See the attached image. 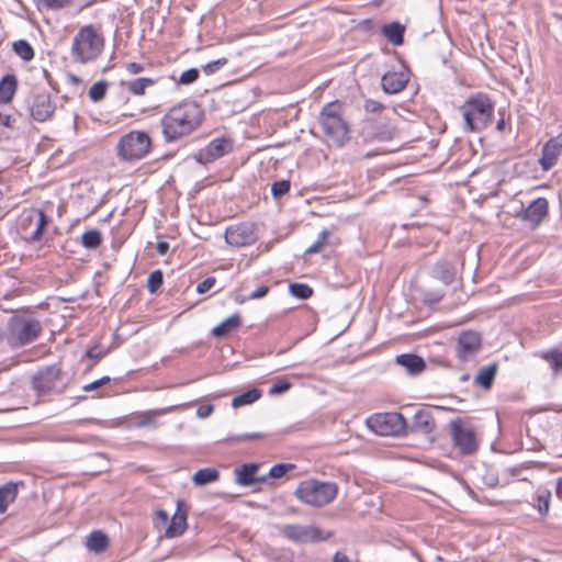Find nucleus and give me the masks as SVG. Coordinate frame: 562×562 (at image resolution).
Wrapping results in <instances>:
<instances>
[{
    "label": "nucleus",
    "instance_id": "nucleus-1",
    "mask_svg": "<svg viewBox=\"0 0 562 562\" xmlns=\"http://www.w3.org/2000/svg\"><path fill=\"white\" fill-rule=\"evenodd\" d=\"M203 120V111L195 102H183L171 108L160 120L167 143L179 140L194 132Z\"/></svg>",
    "mask_w": 562,
    "mask_h": 562
},
{
    "label": "nucleus",
    "instance_id": "nucleus-2",
    "mask_svg": "<svg viewBox=\"0 0 562 562\" xmlns=\"http://www.w3.org/2000/svg\"><path fill=\"white\" fill-rule=\"evenodd\" d=\"M7 345L20 349L36 341L43 333L41 321L33 312L25 311L11 315L7 323Z\"/></svg>",
    "mask_w": 562,
    "mask_h": 562
},
{
    "label": "nucleus",
    "instance_id": "nucleus-3",
    "mask_svg": "<svg viewBox=\"0 0 562 562\" xmlns=\"http://www.w3.org/2000/svg\"><path fill=\"white\" fill-rule=\"evenodd\" d=\"M104 48V37L92 25L81 26L72 38L70 57L72 63L87 65L99 58Z\"/></svg>",
    "mask_w": 562,
    "mask_h": 562
},
{
    "label": "nucleus",
    "instance_id": "nucleus-4",
    "mask_svg": "<svg viewBox=\"0 0 562 562\" xmlns=\"http://www.w3.org/2000/svg\"><path fill=\"white\" fill-rule=\"evenodd\" d=\"M318 120L323 134L335 146L342 147L350 139L349 124L344 116V105L339 101L326 103Z\"/></svg>",
    "mask_w": 562,
    "mask_h": 562
},
{
    "label": "nucleus",
    "instance_id": "nucleus-5",
    "mask_svg": "<svg viewBox=\"0 0 562 562\" xmlns=\"http://www.w3.org/2000/svg\"><path fill=\"white\" fill-rule=\"evenodd\" d=\"M464 127L470 132L482 131L491 122L494 113V104L485 93H476L470 97L461 106Z\"/></svg>",
    "mask_w": 562,
    "mask_h": 562
},
{
    "label": "nucleus",
    "instance_id": "nucleus-6",
    "mask_svg": "<svg viewBox=\"0 0 562 562\" xmlns=\"http://www.w3.org/2000/svg\"><path fill=\"white\" fill-rule=\"evenodd\" d=\"M337 493L338 486L334 482L306 480L297 485L294 495L302 503L318 508L331 503Z\"/></svg>",
    "mask_w": 562,
    "mask_h": 562
},
{
    "label": "nucleus",
    "instance_id": "nucleus-7",
    "mask_svg": "<svg viewBox=\"0 0 562 562\" xmlns=\"http://www.w3.org/2000/svg\"><path fill=\"white\" fill-rule=\"evenodd\" d=\"M119 157L128 162L145 158L151 149V138L143 131H131L124 134L116 145Z\"/></svg>",
    "mask_w": 562,
    "mask_h": 562
},
{
    "label": "nucleus",
    "instance_id": "nucleus-8",
    "mask_svg": "<svg viewBox=\"0 0 562 562\" xmlns=\"http://www.w3.org/2000/svg\"><path fill=\"white\" fill-rule=\"evenodd\" d=\"M368 427L380 436H401L406 432V419L401 413L390 412L370 416Z\"/></svg>",
    "mask_w": 562,
    "mask_h": 562
},
{
    "label": "nucleus",
    "instance_id": "nucleus-9",
    "mask_svg": "<svg viewBox=\"0 0 562 562\" xmlns=\"http://www.w3.org/2000/svg\"><path fill=\"white\" fill-rule=\"evenodd\" d=\"M50 223V218L43 210L31 209L21 215L20 232L23 238L29 243L38 241L42 239L44 229Z\"/></svg>",
    "mask_w": 562,
    "mask_h": 562
},
{
    "label": "nucleus",
    "instance_id": "nucleus-10",
    "mask_svg": "<svg viewBox=\"0 0 562 562\" xmlns=\"http://www.w3.org/2000/svg\"><path fill=\"white\" fill-rule=\"evenodd\" d=\"M55 110L56 105L47 91H33L26 100V112L36 122L50 120Z\"/></svg>",
    "mask_w": 562,
    "mask_h": 562
},
{
    "label": "nucleus",
    "instance_id": "nucleus-11",
    "mask_svg": "<svg viewBox=\"0 0 562 562\" xmlns=\"http://www.w3.org/2000/svg\"><path fill=\"white\" fill-rule=\"evenodd\" d=\"M450 435L454 446L462 454H473L479 448V441L472 427L461 420L450 422Z\"/></svg>",
    "mask_w": 562,
    "mask_h": 562
},
{
    "label": "nucleus",
    "instance_id": "nucleus-12",
    "mask_svg": "<svg viewBox=\"0 0 562 562\" xmlns=\"http://www.w3.org/2000/svg\"><path fill=\"white\" fill-rule=\"evenodd\" d=\"M258 239L255 225L251 223H239L232 225L225 231V240L234 247H246Z\"/></svg>",
    "mask_w": 562,
    "mask_h": 562
},
{
    "label": "nucleus",
    "instance_id": "nucleus-13",
    "mask_svg": "<svg viewBox=\"0 0 562 562\" xmlns=\"http://www.w3.org/2000/svg\"><path fill=\"white\" fill-rule=\"evenodd\" d=\"M482 346L481 336L476 331H462L456 344V355L461 362L473 360Z\"/></svg>",
    "mask_w": 562,
    "mask_h": 562
},
{
    "label": "nucleus",
    "instance_id": "nucleus-14",
    "mask_svg": "<svg viewBox=\"0 0 562 562\" xmlns=\"http://www.w3.org/2000/svg\"><path fill=\"white\" fill-rule=\"evenodd\" d=\"M233 149V143L229 138H215L207 146L200 149L194 159L201 165H207L214 160L227 155Z\"/></svg>",
    "mask_w": 562,
    "mask_h": 562
},
{
    "label": "nucleus",
    "instance_id": "nucleus-15",
    "mask_svg": "<svg viewBox=\"0 0 562 562\" xmlns=\"http://www.w3.org/2000/svg\"><path fill=\"white\" fill-rule=\"evenodd\" d=\"M280 532L289 540L299 543L317 542L323 539L321 529L314 526L284 525L280 528Z\"/></svg>",
    "mask_w": 562,
    "mask_h": 562
},
{
    "label": "nucleus",
    "instance_id": "nucleus-16",
    "mask_svg": "<svg viewBox=\"0 0 562 562\" xmlns=\"http://www.w3.org/2000/svg\"><path fill=\"white\" fill-rule=\"evenodd\" d=\"M61 378V369L58 364H52L38 371L33 378V387L38 393H48L56 387Z\"/></svg>",
    "mask_w": 562,
    "mask_h": 562
},
{
    "label": "nucleus",
    "instance_id": "nucleus-17",
    "mask_svg": "<svg viewBox=\"0 0 562 562\" xmlns=\"http://www.w3.org/2000/svg\"><path fill=\"white\" fill-rule=\"evenodd\" d=\"M549 204L546 198L533 200L521 211V220L528 222L531 227H537L548 215Z\"/></svg>",
    "mask_w": 562,
    "mask_h": 562
},
{
    "label": "nucleus",
    "instance_id": "nucleus-18",
    "mask_svg": "<svg viewBox=\"0 0 562 562\" xmlns=\"http://www.w3.org/2000/svg\"><path fill=\"white\" fill-rule=\"evenodd\" d=\"M562 153V140L560 137L550 138L542 147V156L539 164L542 170H550L557 162Z\"/></svg>",
    "mask_w": 562,
    "mask_h": 562
},
{
    "label": "nucleus",
    "instance_id": "nucleus-19",
    "mask_svg": "<svg viewBox=\"0 0 562 562\" xmlns=\"http://www.w3.org/2000/svg\"><path fill=\"white\" fill-rule=\"evenodd\" d=\"M259 464L257 463H245L235 469L236 483L241 486H251L267 481V476H258L257 471Z\"/></svg>",
    "mask_w": 562,
    "mask_h": 562
},
{
    "label": "nucleus",
    "instance_id": "nucleus-20",
    "mask_svg": "<svg viewBox=\"0 0 562 562\" xmlns=\"http://www.w3.org/2000/svg\"><path fill=\"white\" fill-rule=\"evenodd\" d=\"M408 77L405 72L390 71L382 76V89L387 94L401 92L407 85Z\"/></svg>",
    "mask_w": 562,
    "mask_h": 562
},
{
    "label": "nucleus",
    "instance_id": "nucleus-21",
    "mask_svg": "<svg viewBox=\"0 0 562 562\" xmlns=\"http://www.w3.org/2000/svg\"><path fill=\"white\" fill-rule=\"evenodd\" d=\"M171 408L165 409H150L145 412H137L131 415L130 423L131 426L137 428L144 427H153L156 428L158 426L157 417L170 411Z\"/></svg>",
    "mask_w": 562,
    "mask_h": 562
},
{
    "label": "nucleus",
    "instance_id": "nucleus-22",
    "mask_svg": "<svg viewBox=\"0 0 562 562\" xmlns=\"http://www.w3.org/2000/svg\"><path fill=\"white\" fill-rule=\"evenodd\" d=\"M435 429V420L427 409L418 411L412 420L411 430L417 434L428 435Z\"/></svg>",
    "mask_w": 562,
    "mask_h": 562
},
{
    "label": "nucleus",
    "instance_id": "nucleus-23",
    "mask_svg": "<svg viewBox=\"0 0 562 562\" xmlns=\"http://www.w3.org/2000/svg\"><path fill=\"white\" fill-rule=\"evenodd\" d=\"M396 363L404 367L409 374H418L423 372L426 367L424 359L414 353L397 356Z\"/></svg>",
    "mask_w": 562,
    "mask_h": 562
},
{
    "label": "nucleus",
    "instance_id": "nucleus-24",
    "mask_svg": "<svg viewBox=\"0 0 562 562\" xmlns=\"http://www.w3.org/2000/svg\"><path fill=\"white\" fill-rule=\"evenodd\" d=\"M432 277L449 285L454 281L456 269L448 261H438L432 268Z\"/></svg>",
    "mask_w": 562,
    "mask_h": 562
},
{
    "label": "nucleus",
    "instance_id": "nucleus-25",
    "mask_svg": "<svg viewBox=\"0 0 562 562\" xmlns=\"http://www.w3.org/2000/svg\"><path fill=\"white\" fill-rule=\"evenodd\" d=\"M396 128L390 123L376 124L373 131L367 136L371 142H389L395 136Z\"/></svg>",
    "mask_w": 562,
    "mask_h": 562
},
{
    "label": "nucleus",
    "instance_id": "nucleus-26",
    "mask_svg": "<svg viewBox=\"0 0 562 562\" xmlns=\"http://www.w3.org/2000/svg\"><path fill=\"white\" fill-rule=\"evenodd\" d=\"M497 373V364L491 363L488 366L480 368L477 374L474 378V383L480 385L484 390L491 389Z\"/></svg>",
    "mask_w": 562,
    "mask_h": 562
},
{
    "label": "nucleus",
    "instance_id": "nucleus-27",
    "mask_svg": "<svg viewBox=\"0 0 562 562\" xmlns=\"http://www.w3.org/2000/svg\"><path fill=\"white\" fill-rule=\"evenodd\" d=\"M405 26L398 22H392L383 25L382 34L393 45H402L404 42Z\"/></svg>",
    "mask_w": 562,
    "mask_h": 562
},
{
    "label": "nucleus",
    "instance_id": "nucleus-28",
    "mask_svg": "<svg viewBox=\"0 0 562 562\" xmlns=\"http://www.w3.org/2000/svg\"><path fill=\"white\" fill-rule=\"evenodd\" d=\"M18 80L14 75H7L0 81V103H9L15 91H16Z\"/></svg>",
    "mask_w": 562,
    "mask_h": 562
},
{
    "label": "nucleus",
    "instance_id": "nucleus-29",
    "mask_svg": "<svg viewBox=\"0 0 562 562\" xmlns=\"http://www.w3.org/2000/svg\"><path fill=\"white\" fill-rule=\"evenodd\" d=\"M240 324V315L238 313L233 314L232 316L227 317L222 323H220L217 326H215L212 329V335L215 337H225L227 334L239 328Z\"/></svg>",
    "mask_w": 562,
    "mask_h": 562
},
{
    "label": "nucleus",
    "instance_id": "nucleus-30",
    "mask_svg": "<svg viewBox=\"0 0 562 562\" xmlns=\"http://www.w3.org/2000/svg\"><path fill=\"white\" fill-rule=\"evenodd\" d=\"M187 529V515L176 513L165 531L166 538L180 537Z\"/></svg>",
    "mask_w": 562,
    "mask_h": 562
},
{
    "label": "nucleus",
    "instance_id": "nucleus-31",
    "mask_svg": "<svg viewBox=\"0 0 562 562\" xmlns=\"http://www.w3.org/2000/svg\"><path fill=\"white\" fill-rule=\"evenodd\" d=\"M109 546L108 536L101 530L92 531L87 539V548L93 552H102Z\"/></svg>",
    "mask_w": 562,
    "mask_h": 562
},
{
    "label": "nucleus",
    "instance_id": "nucleus-32",
    "mask_svg": "<svg viewBox=\"0 0 562 562\" xmlns=\"http://www.w3.org/2000/svg\"><path fill=\"white\" fill-rule=\"evenodd\" d=\"M155 82V79L143 77L130 81H124L122 82V85L131 94L143 95L145 93L146 88L154 86Z\"/></svg>",
    "mask_w": 562,
    "mask_h": 562
},
{
    "label": "nucleus",
    "instance_id": "nucleus-33",
    "mask_svg": "<svg viewBox=\"0 0 562 562\" xmlns=\"http://www.w3.org/2000/svg\"><path fill=\"white\" fill-rule=\"evenodd\" d=\"M218 477H220V472L215 468H204V469L198 470L193 474L192 482L195 485L202 486V485H206V484L217 481Z\"/></svg>",
    "mask_w": 562,
    "mask_h": 562
},
{
    "label": "nucleus",
    "instance_id": "nucleus-34",
    "mask_svg": "<svg viewBox=\"0 0 562 562\" xmlns=\"http://www.w3.org/2000/svg\"><path fill=\"white\" fill-rule=\"evenodd\" d=\"M18 495V485L14 483H7L0 487V513L3 514L9 504L12 503Z\"/></svg>",
    "mask_w": 562,
    "mask_h": 562
},
{
    "label": "nucleus",
    "instance_id": "nucleus-35",
    "mask_svg": "<svg viewBox=\"0 0 562 562\" xmlns=\"http://www.w3.org/2000/svg\"><path fill=\"white\" fill-rule=\"evenodd\" d=\"M261 391L259 389H250L237 396H235L232 401V406L237 408L245 405H249L255 403L261 397Z\"/></svg>",
    "mask_w": 562,
    "mask_h": 562
},
{
    "label": "nucleus",
    "instance_id": "nucleus-36",
    "mask_svg": "<svg viewBox=\"0 0 562 562\" xmlns=\"http://www.w3.org/2000/svg\"><path fill=\"white\" fill-rule=\"evenodd\" d=\"M551 492L547 488L539 490L535 496V506L540 515L544 516L550 509Z\"/></svg>",
    "mask_w": 562,
    "mask_h": 562
},
{
    "label": "nucleus",
    "instance_id": "nucleus-37",
    "mask_svg": "<svg viewBox=\"0 0 562 562\" xmlns=\"http://www.w3.org/2000/svg\"><path fill=\"white\" fill-rule=\"evenodd\" d=\"M12 49L24 61H30L34 58V49L31 46V44L25 40L15 41L12 44Z\"/></svg>",
    "mask_w": 562,
    "mask_h": 562
},
{
    "label": "nucleus",
    "instance_id": "nucleus-38",
    "mask_svg": "<svg viewBox=\"0 0 562 562\" xmlns=\"http://www.w3.org/2000/svg\"><path fill=\"white\" fill-rule=\"evenodd\" d=\"M102 243V235L98 229H90L82 234L81 244L88 249H95Z\"/></svg>",
    "mask_w": 562,
    "mask_h": 562
},
{
    "label": "nucleus",
    "instance_id": "nucleus-39",
    "mask_svg": "<svg viewBox=\"0 0 562 562\" xmlns=\"http://www.w3.org/2000/svg\"><path fill=\"white\" fill-rule=\"evenodd\" d=\"M36 3L40 9L57 11L69 7L72 0H36Z\"/></svg>",
    "mask_w": 562,
    "mask_h": 562
},
{
    "label": "nucleus",
    "instance_id": "nucleus-40",
    "mask_svg": "<svg viewBox=\"0 0 562 562\" xmlns=\"http://www.w3.org/2000/svg\"><path fill=\"white\" fill-rule=\"evenodd\" d=\"M106 89H108V83L105 81H103V80L98 81L90 87L89 92H88L89 98L93 102H99L104 98V95L106 93Z\"/></svg>",
    "mask_w": 562,
    "mask_h": 562
},
{
    "label": "nucleus",
    "instance_id": "nucleus-41",
    "mask_svg": "<svg viewBox=\"0 0 562 562\" xmlns=\"http://www.w3.org/2000/svg\"><path fill=\"white\" fill-rule=\"evenodd\" d=\"M290 293L301 300H306L312 296L313 290L311 286L304 283H292L289 286Z\"/></svg>",
    "mask_w": 562,
    "mask_h": 562
},
{
    "label": "nucleus",
    "instance_id": "nucleus-42",
    "mask_svg": "<svg viewBox=\"0 0 562 562\" xmlns=\"http://www.w3.org/2000/svg\"><path fill=\"white\" fill-rule=\"evenodd\" d=\"M328 236L329 232L327 229H323L318 234L317 239L305 250V255H314L319 252L327 243Z\"/></svg>",
    "mask_w": 562,
    "mask_h": 562
},
{
    "label": "nucleus",
    "instance_id": "nucleus-43",
    "mask_svg": "<svg viewBox=\"0 0 562 562\" xmlns=\"http://www.w3.org/2000/svg\"><path fill=\"white\" fill-rule=\"evenodd\" d=\"M294 469H295V465L292 463H279V464L273 465L270 469L268 475H266V476L271 477V479H281L289 471L294 470Z\"/></svg>",
    "mask_w": 562,
    "mask_h": 562
},
{
    "label": "nucleus",
    "instance_id": "nucleus-44",
    "mask_svg": "<svg viewBox=\"0 0 562 562\" xmlns=\"http://www.w3.org/2000/svg\"><path fill=\"white\" fill-rule=\"evenodd\" d=\"M164 276L160 270H155L150 272L147 278V289L150 293L157 292V290L162 285Z\"/></svg>",
    "mask_w": 562,
    "mask_h": 562
},
{
    "label": "nucleus",
    "instance_id": "nucleus-45",
    "mask_svg": "<svg viewBox=\"0 0 562 562\" xmlns=\"http://www.w3.org/2000/svg\"><path fill=\"white\" fill-rule=\"evenodd\" d=\"M290 188H291V183L289 180L274 181L271 184V193L276 199H278V198L286 194L290 191Z\"/></svg>",
    "mask_w": 562,
    "mask_h": 562
},
{
    "label": "nucleus",
    "instance_id": "nucleus-46",
    "mask_svg": "<svg viewBox=\"0 0 562 562\" xmlns=\"http://www.w3.org/2000/svg\"><path fill=\"white\" fill-rule=\"evenodd\" d=\"M227 64V58L221 57L216 60H212L202 67V70L205 75H213L220 68L224 67Z\"/></svg>",
    "mask_w": 562,
    "mask_h": 562
},
{
    "label": "nucleus",
    "instance_id": "nucleus-47",
    "mask_svg": "<svg viewBox=\"0 0 562 562\" xmlns=\"http://www.w3.org/2000/svg\"><path fill=\"white\" fill-rule=\"evenodd\" d=\"M199 70L196 68H190L186 71H183L178 80V83L180 85H190L198 80L199 78Z\"/></svg>",
    "mask_w": 562,
    "mask_h": 562
},
{
    "label": "nucleus",
    "instance_id": "nucleus-48",
    "mask_svg": "<svg viewBox=\"0 0 562 562\" xmlns=\"http://www.w3.org/2000/svg\"><path fill=\"white\" fill-rule=\"evenodd\" d=\"M105 355V352L103 351L102 347L101 346H93L91 348H89L87 351H86V357L89 358V359H92L94 360L93 363H91L88 368H87V371L91 370L93 368V366L95 364V362L101 359L103 356Z\"/></svg>",
    "mask_w": 562,
    "mask_h": 562
},
{
    "label": "nucleus",
    "instance_id": "nucleus-49",
    "mask_svg": "<svg viewBox=\"0 0 562 562\" xmlns=\"http://www.w3.org/2000/svg\"><path fill=\"white\" fill-rule=\"evenodd\" d=\"M542 358L550 361L554 370L562 369V352L549 351L543 353Z\"/></svg>",
    "mask_w": 562,
    "mask_h": 562
},
{
    "label": "nucleus",
    "instance_id": "nucleus-50",
    "mask_svg": "<svg viewBox=\"0 0 562 562\" xmlns=\"http://www.w3.org/2000/svg\"><path fill=\"white\" fill-rule=\"evenodd\" d=\"M291 383L286 380H278L269 390L270 395L282 394L290 390Z\"/></svg>",
    "mask_w": 562,
    "mask_h": 562
},
{
    "label": "nucleus",
    "instance_id": "nucleus-51",
    "mask_svg": "<svg viewBox=\"0 0 562 562\" xmlns=\"http://www.w3.org/2000/svg\"><path fill=\"white\" fill-rule=\"evenodd\" d=\"M168 520H169V515L166 510L158 509L155 512L154 524H155L156 528L159 529L161 527H165L167 525Z\"/></svg>",
    "mask_w": 562,
    "mask_h": 562
},
{
    "label": "nucleus",
    "instance_id": "nucleus-52",
    "mask_svg": "<svg viewBox=\"0 0 562 562\" xmlns=\"http://www.w3.org/2000/svg\"><path fill=\"white\" fill-rule=\"evenodd\" d=\"M110 381H111V379L105 375V376H102V378H100V379H98V380H95V381H93V382H91L89 384L83 385L82 390L85 392H92V391L98 390L101 386L108 384Z\"/></svg>",
    "mask_w": 562,
    "mask_h": 562
},
{
    "label": "nucleus",
    "instance_id": "nucleus-53",
    "mask_svg": "<svg viewBox=\"0 0 562 562\" xmlns=\"http://www.w3.org/2000/svg\"><path fill=\"white\" fill-rule=\"evenodd\" d=\"M215 282H216V280L214 277L205 278L202 282H200L196 285V292L200 294L207 292L209 290H211L214 286Z\"/></svg>",
    "mask_w": 562,
    "mask_h": 562
},
{
    "label": "nucleus",
    "instance_id": "nucleus-54",
    "mask_svg": "<svg viewBox=\"0 0 562 562\" xmlns=\"http://www.w3.org/2000/svg\"><path fill=\"white\" fill-rule=\"evenodd\" d=\"M213 411H214V406L211 404L201 405L196 409V416L199 418H206L213 413Z\"/></svg>",
    "mask_w": 562,
    "mask_h": 562
},
{
    "label": "nucleus",
    "instance_id": "nucleus-55",
    "mask_svg": "<svg viewBox=\"0 0 562 562\" xmlns=\"http://www.w3.org/2000/svg\"><path fill=\"white\" fill-rule=\"evenodd\" d=\"M364 109L367 112H379L383 109V105L382 103L375 101V100H367L366 103H364Z\"/></svg>",
    "mask_w": 562,
    "mask_h": 562
},
{
    "label": "nucleus",
    "instance_id": "nucleus-56",
    "mask_svg": "<svg viewBox=\"0 0 562 562\" xmlns=\"http://www.w3.org/2000/svg\"><path fill=\"white\" fill-rule=\"evenodd\" d=\"M269 292V286L267 285H261L259 286L257 290L252 291L248 299L249 300H257V299H261V297H265Z\"/></svg>",
    "mask_w": 562,
    "mask_h": 562
},
{
    "label": "nucleus",
    "instance_id": "nucleus-57",
    "mask_svg": "<svg viewBox=\"0 0 562 562\" xmlns=\"http://www.w3.org/2000/svg\"><path fill=\"white\" fill-rule=\"evenodd\" d=\"M126 70L132 75H137L144 71V66L139 63L132 61L126 65Z\"/></svg>",
    "mask_w": 562,
    "mask_h": 562
},
{
    "label": "nucleus",
    "instance_id": "nucleus-58",
    "mask_svg": "<svg viewBox=\"0 0 562 562\" xmlns=\"http://www.w3.org/2000/svg\"><path fill=\"white\" fill-rule=\"evenodd\" d=\"M156 249L160 256H165L169 250V244L167 241L160 240L157 243Z\"/></svg>",
    "mask_w": 562,
    "mask_h": 562
},
{
    "label": "nucleus",
    "instance_id": "nucleus-59",
    "mask_svg": "<svg viewBox=\"0 0 562 562\" xmlns=\"http://www.w3.org/2000/svg\"><path fill=\"white\" fill-rule=\"evenodd\" d=\"M260 438H262V435L260 432H252V434L240 435L235 440H251V439H260Z\"/></svg>",
    "mask_w": 562,
    "mask_h": 562
},
{
    "label": "nucleus",
    "instance_id": "nucleus-60",
    "mask_svg": "<svg viewBox=\"0 0 562 562\" xmlns=\"http://www.w3.org/2000/svg\"><path fill=\"white\" fill-rule=\"evenodd\" d=\"M333 562H350V560L346 553L338 551L334 554Z\"/></svg>",
    "mask_w": 562,
    "mask_h": 562
},
{
    "label": "nucleus",
    "instance_id": "nucleus-61",
    "mask_svg": "<svg viewBox=\"0 0 562 562\" xmlns=\"http://www.w3.org/2000/svg\"><path fill=\"white\" fill-rule=\"evenodd\" d=\"M555 493L560 498H562V477L558 479L557 481Z\"/></svg>",
    "mask_w": 562,
    "mask_h": 562
},
{
    "label": "nucleus",
    "instance_id": "nucleus-62",
    "mask_svg": "<svg viewBox=\"0 0 562 562\" xmlns=\"http://www.w3.org/2000/svg\"><path fill=\"white\" fill-rule=\"evenodd\" d=\"M7 337H8V329H7V326H5L4 330L0 329V344L7 342Z\"/></svg>",
    "mask_w": 562,
    "mask_h": 562
},
{
    "label": "nucleus",
    "instance_id": "nucleus-63",
    "mask_svg": "<svg viewBox=\"0 0 562 562\" xmlns=\"http://www.w3.org/2000/svg\"><path fill=\"white\" fill-rule=\"evenodd\" d=\"M504 126H505V122H504V120H499V121L497 122V124H496V127H497V130H499V131L504 130Z\"/></svg>",
    "mask_w": 562,
    "mask_h": 562
},
{
    "label": "nucleus",
    "instance_id": "nucleus-64",
    "mask_svg": "<svg viewBox=\"0 0 562 562\" xmlns=\"http://www.w3.org/2000/svg\"><path fill=\"white\" fill-rule=\"evenodd\" d=\"M442 297V294H436L432 299H430L431 302H439Z\"/></svg>",
    "mask_w": 562,
    "mask_h": 562
}]
</instances>
